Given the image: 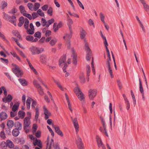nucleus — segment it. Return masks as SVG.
Segmentation results:
<instances>
[{
    "label": "nucleus",
    "mask_w": 149,
    "mask_h": 149,
    "mask_svg": "<svg viewBox=\"0 0 149 149\" xmlns=\"http://www.w3.org/2000/svg\"><path fill=\"white\" fill-rule=\"evenodd\" d=\"M12 65L13 66L15 67V68H13L12 69L13 72L18 77H22L24 74L22 70L19 68L18 65L14 63H12Z\"/></svg>",
    "instance_id": "obj_1"
},
{
    "label": "nucleus",
    "mask_w": 149,
    "mask_h": 149,
    "mask_svg": "<svg viewBox=\"0 0 149 149\" xmlns=\"http://www.w3.org/2000/svg\"><path fill=\"white\" fill-rule=\"evenodd\" d=\"M96 140L98 147L100 148L104 145L102 142L101 138L98 135L96 136Z\"/></svg>",
    "instance_id": "obj_15"
},
{
    "label": "nucleus",
    "mask_w": 149,
    "mask_h": 149,
    "mask_svg": "<svg viewBox=\"0 0 149 149\" xmlns=\"http://www.w3.org/2000/svg\"><path fill=\"white\" fill-rule=\"evenodd\" d=\"M139 90L141 93H144V90L142 86V83L141 79L140 78L139 79Z\"/></svg>",
    "instance_id": "obj_35"
},
{
    "label": "nucleus",
    "mask_w": 149,
    "mask_h": 149,
    "mask_svg": "<svg viewBox=\"0 0 149 149\" xmlns=\"http://www.w3.org/2000/svg\"><path fill=\"white\" fill-rule=\"evenodd\" d=\"M13 33L15 36L18 38L19 39L21 40H22V38L18 31H13Z\"/></svg>",
    "instance_id": "obj_30"
},
{
    "label": "nucleus",
    "mask_w": 149,
    "mask_h": 149,
    "mask_svg": "<svg viewBox=\"0 0 149 149\" xmlns=\"http://www.w3.org/2000/svg\"><path fill=\"white\" fill-rule=\"evenodd\" d=\"M70 34H66V37H67L69 39H70L72 37V29H69Z\"/></svg>",
    "instance_id": "obj_46"
},
{
    "label": "nucleus",
    "mask_w": 149,
    "mask_h": 149,
    "mask_svg": "<svg viewBox=\"0 0 149 149\" xmlns=\"http://www.w3.org/2000/svg\"><path fill=\"white\" fill-rule=\"evenodd\" d=\"M79 78L80 79V81L81 83L84 84L86 81L85 77L84 76V73L83 72L81 73Z\"/></svg>",
    "instance_id": "obj_22"
},
{
    "label": "nucleus",
    "mask_w": 149,
    "mask_h": 149,
    "mask_svg": "<svg viewBox=\"0 0 149 149\" xmlns=\"http://www.w3.org/2000/svg\"><path fill=\"white\" fill-rule=\"evenodd\" d=\"M13 99V97L10 94H8L7 97L5 96L2 98V101L6 103L7 102L9 103Z\"/></svg>",
    "instance_id": "obj_10"
},
{
    "label": "nucleus",
    "mask_w": 149,
    "mask_h": 149,
    "mask_svg": "<svg viewBox=\"0 0 149 149\" xmlns=\"http://www.w3.org/2000/svg\"><path fill=\"white\" fill-rule=\"evenodd\" d=\"M14 124V122L12 120H9L7 122V125L8 127L12 128Z\"/></svg>",
    "instance_id": "obj_27"
},
{
    "label": "nucleus",
    "mask_w": 149,
    "mask_h": 149,
    "mask_svg": "<svg viewBox=\"0 0 149 149\" xmlns=\"http://www.w3.org/2000/svg\"><path fill=\"white\" fill-rule=\"evenodd\" d=\"M56 133L61 137H63V132L60 130V128L59 127L57 126Z\"/></svg>",
    "instance_id": "obj_34"
},
{
    "label": "nucleus",
    "mask_w": 149,
    "mask_h": 149,
    "mask_svg": "<svg viewBox=\"0 0 149 149\" xmlns=\"http://www.w3.org/2000/svg\"><path fill=\"white\" fill-rule=\"evenodd\" d=\"M31 100H33V99L29 97L26 101L27 108L28 109H29L30 108L31 101Z\"/></svg>",
    "instance_id": "obj_29"
},
{
    "label": "nucleus",
    "mask_w": 149,
    "mask_h": 149,
    "mask_svg": "<svg viewBox=\"0 0 149 149\" xmlns=\"http://www.w3.org/2000/svg\"><path fill=\"white\" fill-rule=\"evenodd\" d=\"M72 62L74 65H76L77 64V56H73Z\"/></svg>",
    "instance_id": "obj_53"
},
{
    "label": "nucleus",
    "mask_w": 149,
    "mask_h": 149,
    "mask_svg": "<svg viewBox=\"0 0 149 149\" xmlns=\"http://www.w3.org/2000/svg\"><path fill=\"white\" fill-rule=\"evenodd\" d=\"M40 61L43 63H45L46 62V59L45 56H40Z\"/></svg>",
    "instance_id": "obj_50"
},
{
    "label": "nucleus",
    "mask_w": 149,
    "mask_h": 149,
    "mask_svg": "<svg viewBox=\"0 0 149 149\" xmlns=\"http://www.w3.org/2000/svg\"><path fill=\"white\" fill-rule=\"evenodd\" d=\"M19 130H20L17 128L14 129L12 132L13 135L15 137L17 136L19 134Z\"/></svg>",
    "instance_id": "obj_23"
},
{
    "label": "nucleus",
    "mask_w": 149,
    "mask_h": 149,
    "mask_svg": "<svg viewBox=\"0 0 149 149\" xmlns=\"http://www.w3.org/2000/svg\"><path fill=\"white\" fill-rule=\"evenodd\" d=\"M67 19H68V22L67 24L68 26L69 27V29H71V25L73 23V22L72 19L70 18L68 15L67 14Z\"/></svg>",
    "instance_id": "obj_20"
},
{
    "label": "nucleus",
    "mask_w": 149,
    "mask_h": 149,
    "mask_svg": "<svg viewBox=\"0 0 149 149\" xmlns=\"http://www.w3.org/2000/svg\"><path fill=\"white\" fill-rule=\"evenodd\" d=\"M100 118L101 119V122L102 124V126L104 129V130H106V126L105 125V121L102 117H101Z\"/></svg>",
    "instance_id": "obj_40"
},
{
    "label": "nucleus",
    "mask_w": 149,
    "mask_h": 149,
    "mask_svg": "<svg viewBox=\"0 0 149 149\" xmlns=\"http://www.w3.org/2000/svg\"><path fill=\"white\" fill-rule=\"evenodd\" d=\"M8 20L13 23L14 25L16 26V18L15 16H10Z\"/></svg>",
    "instance_id": "obj_16"
},
{
    "label": "nucleus",
    "mask_w": 149,
    "mask_h": 149,
    "mask_svg": "<svg viewBox=\"0 0 149 149\" xmlns=\"http://www.w3.org/2000/svg\"><path fill=\"white\" fill-rule=\"evenodd\" d=\"M102 39L103 40H104V43L107 50V56H110L109 51L107 47V46H108V43L106 38H104Z\"/></svg>",
    "instance_id": "obj_21"
},
{
    "label": "nucleus",
    "mask_w": 149,
    "mask_h": 149,
    "mask_svg": "<svg viewBox=\"0 0 149 149\" xmlns=\"http://www.w3.org/2000/svg\"><path fill=\"white\" fill-rule=\"evenodd\" d=\"M66 61V56H62L59 61V65L60 67H62L63 65L64 66L63 68V72H66V69L68 66L67 64L65 63Z\"/></svg>",
    "instance_id": "obj_2"
},
{
    "label": "nucleus",
    "mask_w": 149,
    "mask_h": 149,
    "mask_svg": "<svg viewBox=\"0 0 149 149\" xmlns=\"http://www.w3.org/2000/svg\"><path fill=\"white\" fill-rule=\"evenodd\" d=\"M6 144L7 147L10 148H12L14 147V144L13 142L10 140L8 139L6 141Z\"/></svg>",
    "instance_id": "obj_24"
},
{
    "label": "nucleus",
    "mask_w": 149,
    "mask_h": 149,
    "mask_svg": "<svg viewBox=\"0 0 149 149\" xmlns=\"http://www.w3.org/2000/svg\"><path fill=\"white\" fill-rule=\"evenodd\" d=\"M15 127V128L19 129V130H21L22 128V124L18 121L16 122L14 124Z\"/></svg>",
    "instance_id": "obj_25"
},
{
    "label": "nucleus",
    "mask_w": 149,
    "mask_h": 149,
    "mask_svg": "<svg viewBox=\"0 0 149 149\" xmlns=\"http://www.w3.org/2000/svg\"><path fill=\"white\" fill-rule=\"evenodd\" d=\"M0 146L1 149H6L7 148L6 143L4 141L1 143Z\"/></svg>",
    "instance_id": "obj_31"
},
{
    "label": "nucleus",
    "mask_w": 149,
    "mask_h": 149,
    "mask_svg": "<svg viewBox=\"0 0 149 149\" xmlns=\"http://www.w3.org/2000/svg\"><path fill=\"white\" fill-rule=\"evenodd\" d=\"M23 15L24 16L27 17L30 20L32 19V16L30 14L25 13H23Z\"/></svg>",
    "instance_id": "obj_48"
},
{
    "label": "nucleus",
    "mask_w": 149,
    "mask_h": 149,
    "mask_svg": "<svg viewBox=\"0 0 149 149\" xmlns=\"http://www.w3.org/2000/svg\"><path fill=\"white\" fill-rule=\"evenodd\" d=\"M33 84L36 88L38 89L39 94L41 95L44 94V93L42 90L41 86L37 83L36 80H34L33 81Z\"/></svg>",
    "instance_id": "obj_5"
},
{
    "label": "nucleus",
    "mask_w": 149,
    "mask_h": 149,
    "mask_svg": "<svg viewBox=\"0 0 149 149\" xmlns=\"http://www.w3.org/2000/svg\"><path fill=\"white\" fill-rule=\"evenodd\" d=\"M118 85L120 89H121L123 88V86L121 82L119 79H118L117 81Z\"/></svg>",
    "instance_id": "obj_47"
},
{
    "label": "nucleus",
    "mask_w": 149,
    "mask_h": 149,
    "mask_svg": "<svg viewBox=\"0 0 149 149\" xmlns=\"http://www.w3.org/2000/svg\"><path fill=\"white\" fill-rule=\"evenodd\" d=\"M72 121L74 126L75 128L76 133H78L79 130V126L76 118H75L73 119L72 117H71Z\"/></svg>",
    "instance_id": "obj_7"
},
{
    "label": "nucleus",
    "mask_w": 149,
    "mask_h": 149,
    "mask_svg": "<svg viewBox=\"0 0 149 149\" xmlns=\"http://www.w3.org/2000/svg\"><path fill=\"white\" fill-rule=\"evenodd\" d=\"M18 115L19 117H22V118H23L25 115V113L24 112L20 110L18 112Z\"/></svg>",
    "instance_id": "obj_36"
},
{
    "label": "nucleus",
    "mask_w": 149,
    "mask_h": 149,
    "mask_svg": "<svg viewBox=\"0 0 149 149\" xmlns=\"http://www.w3.org/2000/svg\"><path fill=\"white\" fill-rule=\"evenodd\" d=\"M30 49L33 54H38L41 53L44 50L43 48H38L34 46L31 47L30 48Z\"/></svg>",
    "instance_id": "obj_3"
},
{
    "label": "nucleus",
    "mask_w": 149,
    "mask_h": 149,
    "mask_svg": "<svg viewBox=\"0 0 149 149\" xmlns=\"http://www.w3.org/2000/svg\"><path fill=\"white\" fill-rule=\"evenodd\" d=\"M18 80L20 84L23 86H26L28 85V82L24 79L19 78L18 79Z\"/></svg>",
    "instance_id": "obj_19"
},
{
    "label": "nucleus",
    "mask_w": 149,
    "mask_h": 149,
    "mask_svg": "<svg viewBox=\"0 0 149 149\" xmlns=\"http://www.w3.org/2000/svg\"><path fill=\"white\" fill-rule=\"evenodd\" d=\"M29 27L30 29H28L27 30V32L28 34L30 35H33L34 33L35 30L34 26L32 23H31L29 25Z\"/></svg>",
    "instance_id": "obj_13"
},
{
    "label": "nucleus",
    "mask_w": 149,
    "mask_h": 149,
    "mask_svg": "<svg viewBox=\"0 0 149 149\" xmlns=\"http://www.w3.org/2000/svg\"><path fill=\"white\" fill-rule=\"evenodd\" d=\"M88 93L90 99L93 100L96 95L97 91L96 89H90Z\"/></svg>",
    "instance_id": "obj_6"
},
{
    "label": "nucleus",
    "mask_w": 149,
    "mask_h": 149,
    "mask_svg": "<svg viewBox=\"0 0 149 149\" xmlns=\"http://www.w3.org/2000/svg\"><path fill=\"white\" fill-rule=\"evenodd\" d=\"M34 38L31 36L29 35L26 36V39L28 41H32L33 40Z\"/></svg>",
    "instance_id": "obj_43"
},
{
    "label": "nucleus",
    "mask_w": 149,
    "mask_h": 149,
    "mask_svg": "<svg viewBox=\"0 0 149 149\" xmlns=\"http://www.w3.org/2000/svg\"><path fill=\"white\" fill-rule=\"evenodd\" d=\"M30 118L29 117H26L24 120V128L25 130V128L27 127L30 125Z\"/></svg>",
    "instance_id": "obj_9"
},
{
    "label": "nucleus",
    "mask_w": 149,
    "mask_h": 149,
    "mask_svg": "<svg viewBox=\"0 0 149 149\" xmlns=\"http://www.w3.org/2000/svg\"><path fill=\"white\" fill-rule=\"evenodd\" d=\"M56 85L61 91H63L64 90V88H63L60 82L56 81Z\"/></svg>",
    "instance_id": "obj_49"
},
{
    "label": "nucleus",
    "mask_w": 149,
    "mask_h": 149,
    "mask_svg": "<svg viewBox=\"0 0 149 149\" xmlns=\"http://www.w3.org/2000/svg\"><path fill=\"white\" fill-rule=\"evenodd\" d=\"M32 16L33 19H35L38 17V15L37 12L33 13L32 14Z\"/></svg>",
    "instance_id": "obj_61"
},
{
    "label": "nucleus",
    "mask_w": 149,
    "mask_h": 149,
    "mask_svg": "<svg viewBox=\"0 0 149 149\" xmlns=\"http://www.w3.org/2000/svg\"><path fill=\"white\" fill-rule=\"evenodd\" d=\"M33 144L34 146H38L40 148H42V146L41 141L39 140H38L37 139L33 142Z\"/></svg>",
    "instance_id": "obj_18"
},
{
    "label": "nucleus",
    "mask_w": 149,
    "mask_h": 149,
    "mask_svg": "<svg viewBox=\"0 0 149 149\" xmlns=\"http://www.w3.org/2000/svg\"><path fill=\"white\" fill-rule=\"evenodd\" d=\"M0 60L3 63L7 64L8 63V61L7 59H5L3 58H0Z\"/></svg>",
    "instance_id": "obj_60"
},
{
    "label": "nucleus",
    "mask_w": 149,
    "mask_h": 149,
    "mask_svg": "<svg viewBox=\"0 0 149 149\" xmlns=\"http://www.w3.org/2000/svg\"><path fill=\"white\" fill-rule=\"evenodd\" d=\"M7 114L4 111H2L0 113V121H3L8 118Z\"/></svg>",
    "instance_id": "obj_11"
},
{
    "label": "nucleus",
    "mask_w": 149,
    "mask_h": 149,
    "mask_svg": "<svg viewBox=\"0 0 149 149\" xmlns=\"http://www.w3.org/2000/svg\"><path fill=\"white\" fill-rule=\"evenodd\" d=\"M40 4L38 3H36L34 4V6L33 7L34 10L35 11H37L40 8Z\"/></svg>",
    "instance_id": "obj_38"
},
{
    "label": "nucleus",
    "mask_w": 149,
    "mask_h": 149,
    "mask_svg": "<svg viewBox=\"0 0 149 149\" xmlns=\"http://www.w3.org/2000/svg\"><path fill=\"white\" fill-rule=\"evenodd\" d=\"M10 128L8 127L5 129L6 133L8 135H10L11 134V131L10 129Z\"/></svg>",
    "instance_id": "obj_59"
},
{
    "label": "nucleus",
    "mask_w": 149,
    "mask_h": 149,
    "mask_svg": "<svg viewBox=\"0 0 149 149\" xmlns=\"http://www.w3.org/2000/svg\"><path fill=\"white\" fill-rule=\"evenodd\" d=\"M0 136L1 138L4 139L6 138V136L5 133L3 131H2L0 134Z\"/></svg>",
    "instance_id": "obj_62"
},
{
    "label": "nucleus",
    "mask_w": 149,
    "mask_h": 149,
    "mask_svg": "<svg viewBox=\"0 0 149 149\" xmlns=\"http://www.w3.org/2000/svg\"><path fill=\"white\" fill-rule=\"evenodd\" d=\"M39 109L36 108V111H35V120L36 121H37L38 120V118L39 116Z\"/></svg>",
    "instance_id": "obj_32"
},
{
    "label": "nucleus",
    "mask_w": 149,
    "mask_h": 149,
    "mask_svg": "<svg viewBox=\"0 0 149 149\" xmlns=\"http://www.w3.org/2000/svg\"><path fill=\"white\" fill-rule=\"evenodd\" d=\"M47 13L50 16H52V15L53 9L52 7H50L49 8L47 11Z\"/></svg>",
    "instance_id": "obj_54"
},
{
    "label": "nucleus",
    "mask_w": 149,
    "mask_h": 149,
    "mask_svg": "<svg viewBox=\"0 0 149 149\" xmlns=\"http://www.w3.org/2000/svg\"><path fill=\"white\" fill-rule=\"evenodd\" d=\"M37 13L38 16L44 17L45 15L44 13L40 9H38L37 11Z\"/></svg>",
    "instance_id": "obj_39"
},
{
    "label": "nucleus",
    "mask_w": 149,
    "mask_h": 149,
    "mask_svg": "<svg viewBox=\"0 0 149 149\" xmlns=\"http://www.w3.org/2000/svg\"><path fill=\"white\" fill-rule=\"evenodd\" d=\"M35 37L40 38L41 37V33L39 31L36 32L34 35Z\"/></svg>",
    "instance_id": "obj_42"
},
{
    "label": "nucleus",
    "mask_w": 149,
    "mask_h": 149,
    "mask_svg": "<svg viewBox=\"0 0 149 149\" xmlns=\"http://www.w3.org/2000/svg\"><path fill=\"white\" fill-rule=\"evenodd\" d=\"M54 21V19H51L48 21V23L47 25V27H48Z\"/></svg>",
    "instance_id": "obj_52"
},
{
    "label": "nucleus",
    "mask_w": 149,
    "mask_h": 149,
    "mask_svg": "<svg viewBox=\"0 0 149 149\" xmlns=\"http://www.w3.org/2000/svg\"><path fill=\"white\" fill-rule=\"evenodd\" d=\"M20 103L19 102H17L14 104L12 108V110L14 112L16 111L18 109Z\"/></svg>",
    "instance_id": "obj_28"
},
{
    "label": "nucleus",
    "mask_w": 149,
    "mask_h": 149,
    "mask_svg": "<svg viewBox=\"0 0 149 149\" xmlns=\"http://www.w3.org/2000/svg\"><path fill=\"white\" fill-rule=\"evenodd\" d=\"M3 18L6 20H8L10 16H9L8 15L6 14L4 12L3 13Z\"/></svg>",
    "instance_id": "obj_55"
},
{
    "label": "nucleus",
    "mask_w": 149,
    "mask_h": 149,
    "mask_svg": "<svg viewBox=\"0 0 149 149\" xmlns=\"http://www.w3.org/2000/svg\"><path fill=\"white\" fill-rule=\"evenodd\" d=\"M74 90L78 98L80 101H82L84 99V95L81 91L79 88L76 87Z\"/></svg>",
    "instance_id": "obj_4"
},
{
    "label": "nucleus",
    "mask_w": 149,
    "mask_h": 149,
    "mask_svg": "<svg viewBox=\"0 0 149 149\" xmlns=\"http://www.w3.org/2000/svg\"><path fill=\"white\" fill-rule=\"evenodd\" d=\"M77 145L78 149H84V147L81 138L78 137Z\"/></svg>",
    "instance_id": "obj_8"
},
{
    "label": "nucleus",
    "mask_w": 149,
    "mask_h": 149,
    "mask_svg": "<svg viewBox=\"0 0 149 149\" xmlns=\"http://www.w3.org/2000/svg\"><path fill=\"white\" fill-rule=\"evenodd\" d=\"M86 34V32L82 28H81L80 30V36L81 39H84L85 37Z\"/></svg>",
    "instance_id": "obj_17"
},
{
    "label": "nucleus",
    "mask_w": 149,
    "mask_h": 149,
    "mask_svg": "<svg viewBox=\"0 0 149 149\" xmlns=\"http://www.w3.org/2000/svg\"><path fill=\"white\" fill-rule=\"evenodd\" d=\"M25 21V19L23 17H20L19 19V23L18 25L19 26H22L24 22Z\"/></svg>",
    "instance_id": "obj_26"
},
{
    "label": "nucleus",
    "mask_w": 149,
    "mask_h": 149,
    "mask_svg": "<svg viewBox=\"0 0 149 149\" xmlns=\"http://www.w3.org/2000/svg\"><path fill=\"white\" fill-rule=\"evenodd\" d=\"M29 21L27 18H26L25 19V21H24V28L28 30V27L29 26Z\"/></svg>",
    "instance_id": "obj_33"
},
{
    "label": "nucleus",
    "mask_w": 149,
    "mask_h": 149,
    "mask_svg": "<svg viewBox=\"0 0 149 149\" xmlns=\"http://www.w3.org/2000/svg\"><path fill=\"white\" fill-rule=\"evenodd\" d=\"M143 6L145 10L146 11L148 12L149 11V6H148L146 3Z\"/></svg>",
    "instance_id": "obj_63"
},
{
    "label": "nucleus",
    "mask_w": 149,
    "mask_h": 149,
    "mask_svg": "<svg viewBox=\"0 0 149 149\" xmlns=\"http://www.w3.org/2000/svg\"><path fill=\"white\" fill-rule=\"evenodd\" d=\"M27 6L29 9L31 11H33L34 10L33 4L31 3H29L27 4Z\"/></svg>",
    "instance_id": "obj_45"
},
{
    "label": "nucleus",
    "mask_w": 149,
    "mask_h": 149,
    "mask_svg": "<svg viewBox=\"0 0 149 149\" xmlns=\"http://www.w3.org/2000/svg\"><path fill=\"white\" fill-rule=\"evenodd\" d=\"M100 16L102 21V22L103 23H105V22L104 20L105 17L102 13H100Z\"/></svg>",
    "instance_id": "obj_51"
},
{
    "label": "nucleus",
    "mask_w": 149,
    "mask_h": 149,
    "mask_svg": "<svg viewBox=\"0 0 149 149\" xmlns=\"http://www.w3.org/2000/svg\"><path fill=\"white\" fill-rule=\"evenodd\" d=\"M7 5L8 3L7 2L4 1H2L1 2V9H4L7 6Z\"/></svg>",
    "instance_id": "obj_37"
},
{
    "label": "nucleus",
    "mask_w": 149,
    "mask_h": 149,
    "mask_svg": "<svg viewBox=\"0 0 149 149\" xmlns=\"http://www.w3.org/2000/svg\"><path fill=\"white\" fill-rule=\"evenodd\" d=\"M19 9L21 13L23 14V13H25L24 12H26L24 7L22 5H21L19 7Z\"/></svg>",
    "instance_id": "obj_44"
},
{
    "label": "nucleus",
    "mask_w": 149,
    "mask_h": 149,
    "mask_svg": "<svg viewBox=\"0 0 149 149\" xmlns=\"http://www.w3.org/2000/svg\"><path fill=\"white\" fill-rule=\"evenodd\" d=\"M86 74H89L91 72L90 66L89 65H86Z\"/></svg>",
    "instance_id": "obj_56"
},
{
    "label": "nucleus",
    "mask_w": 149,
    "mask_h": 149,
    "mask_svg": "<svg viewBox=\"0 0 149 149\" xmlns=\"http://www.w3.org/2000/svg\"><path fill=\"white\" fill-rule=\"evenodd\" d=\"M17 11V9L15 8H14L12 9L8 13L10 14H14Z\"/></svg>",
    "instance_id": "obj_64"
},
{
    "label": "nucleus",
    "mask_w": 149,
    "mask_h": 149,
    "mask_svg": "<svg viewBox=\"0 0 149 149\" xmlns=\"http://www.w3.org/2000/svg\"><path fill=\"white\" fill-rule=\"evenodd\" d=\"M41 22L42 25L43 26H46L47 27V23L46 20L45 19L43 18L41 19Z\"/></svg>",
    "instance_id": "obj_41"
},
{
    "label": "nucleus",
    "mask_w": 149,
    "mask_h": 149,
    "mask_svg": "<svg viewBox=\"0 0 149 149\" xmlns=\"http://www.w3.org/2000/svg\"><path fill=\"white\" fill-rule=\"evenodd\" d=\"M125 101V103L127 105L126 109L127 110H128L130 108V103L129 102L128 100Z\"/></svg>",
    "instance_id": "obj_57"
},
{
    "label": "nucleus",
    "mask_w": 149,
    "mask_h": 149,
    "mask_svg": "<svg viewBox=\"0 0 149 149\" xmlns=\"http://www.w3.org/2000/svg\"><path fill=\"white\" fill-rule=\"evenodd\" d=\"M49 5L48 4H46L43 6L41 7L42 10L43 11L47 10L48 8Z\"/></svg>",
    "instance_id": "obj_58"
},
{
    "label": "nucleus",
    "mask_w": 149,
    "mask_h": 149,
    "mask_svg": "<svg viewBox=\"0 0 149 149\" xmlns=\"http://www.w3.org/2000/svg\"><path fill=\"white\" fill-rule=\"evenodd\" d=\"M43 109L44 111V114L45 115V118L47 120L49 118V116L51 115V113L49 112L45 106L43 107Z\"/></svg>",
    "instance_id": "obj_14"
},
{
    "label": "nucleus",
    "mask_w": 149,
    "mask_h": 149,
    "mask_svg": "<svg viewBox=\"0 0 149 149\" xmlns=\"http://www.w3.org/2000/svg\"><path fill=\"white\" fill-rule=\"evenodd\" d=\"M85 50L86 51V56H91L92 55V52L90 49L87 43H85Z\"/></svg>",
    "instance_id": "obj_12"
}]
</instances>
